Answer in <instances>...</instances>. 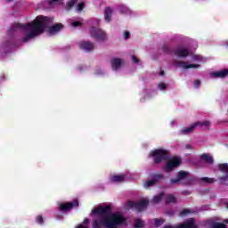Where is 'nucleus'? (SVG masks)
Returning a JSON list of instances; mask_svg holds the SVG:
<instances>
[{
	"label": "nucleus",
	"mask_w": 228,
	"mask_h": 228,
	"mask_svg": "<svg viewBox=\"0 0 228 228\" xmlns=\"http://www.w3.org/2000/svg\"><path fill=\"white\" fill-rule=\"evenodd\" d=\"M63 29V24L57 23L53 25V19L45 16H37L28 23H15L12 28L14 33L20 32L23 35L21 42L28 43L40 37L44 31L48 35H56Z\"/></svg>",
	"instance_id": "obj_1"
},
{
	"label": "nucleus",
	"mask_w": 228,
	"mask_h": 228,
	"mask_svg": "<svg viewBox=\"0 0 228 228\" xmlns=\"http://www.w3.org/2000/svg\"><path fill=\"white\" fill-rule=\"evenodd\" d=\"M111 204L94 207L90 213L93 228H118L127 225V219L122 212H111Z\"/></svg>",
	"instance_id": "obj_2"
},
{
	"label": "nucleus",
	"mask_w": 228,
	"mask_h": 228,
	"mask_svg": "<svg viewBox=\"0 0 228 228\" xmlns=\"http://www.w3.org/2000/svg\"><path fill=\"white\" fill-rule=\"evenodd\" d=\"M208 58L203 57L200 54H193L191 56V62L189 61H176L175 62V67H180V69H200V64L206 63Z\"/></svg>",
	"instance_id": "obj_3"
},
{
	"label": "nucleus",
	"mask_w": 228,
	"mask_h": 228,
	"mask_svg": "<svg viewBox=\"0 0 228 228\" xmlns=\"http://www.w3.org/2000/svg\"><path fill=\"white\" fill-rule=\"evenodd\" d=\"M168 156H170V151L165 148L155 149L149 153V158H152L157 164L165 161Z\"/></svg>",
	"instance_id": "obj_4"
},
{
	"label": "nucleus",
	"mask_w": 228,
	"mask_h": 228,
	"mask_svg": "<svg viewBox=\"0 0 228 228\" xmlns=\"http://www.w3.org/2000/svg\"><path fill=\"white\" fill-rule=\"evenodd\" d=\"M217 168L222 175H218L217 180L220 184L228 186V164H218Z\"/></svg>",
	"instance_id": "obj_5"
},
{
	"label": "nucleus",
	"mask_w": 228,
	"mask_h": 228,
	"mask_svg": "<svg viewBox=\"0 0 228 228\" xmlns=\"http://www.w3.org/2000/svg\"><path fill=\"white\" fill-rule=\"evenodd\" d=\"M89 33L92 38H94L96 42H105V40L108 38V36L104 30L95 27L91 28Z\"/></svg>",
	"instance_id": "obj_6"
},
{
	"label": "nucleus",
	"mask_w": 228,
	"mask_h": 228,
	"mask_svg": "<svg viewBox=\"0 0 228 228\" xmlns=\"http://www.w3.org/2000/svg\"><path fill=\"white\" fill-rule=\"evenodd\" d=\"M149 205V200L148 199H142L139 202L134 201H128L126 203V208L127 209H135L136 211H143L145 208Z\"/></svg>",
	"instance_id": "obj_7"
},
{
	"label": "nucleus",
	"mask_w": 228,
	"mask_h": 228,
	"mask_svg": "<svg viewBox=\"0 0 228 228\" xmlns=\"http://www.w3.org/2000/svg\"><path fill=\"white\" fill-rule=\"evenodd\" d=\"M183 160L181 159L180 157H173L170 158L167 162L166 165L164 166V170L165 172H172L175 168H177L181 165Z\"/></svg>",
	"instance_id": "obj_8"
},
{
	"label": "nucleus",
	"mask_w": 228,
	"mask_h": 228,
	"mask_svg": "<svg viewBox=\"0 0 228 228\" xmlns=\"http://www.w3.org/2000/svg\"><path fill=\"white\" fill-rule=\"evenodd\" d=\"M164 228H197V224H195V219L191 218L186 220L183 224L176 225H166Z\"/></svg>",
	"instance_id": "obj_9"
},
{
	"label": "nucleus",
	"mask_w": 228,
	"mask_h": 228,
	"mask_svg": "<svg viewBox=\"0 0 228 228\" xmlns=\"http://www.w3.org/2000/svg\"><path fill=\"white\" fill-rule=\"evenodd\" d=\"M190 177V173L186 171H180L176 174V178H172L170 180L171 184H179V183H183V181H186Z\"/></svg>",
	"instance_id": "obj_10"
},
{
	"label": "nucleus",
	"mask_w": 228,
	"mask_h": 228,
	"mask_svg": "<svg viewBox=\"0 0 228 228\" xmlns=\"http://www.w3.org/2000/svg\"><path fill=\"white\" fill-rule=\"evenodd\" d=\"M77 206H79V201H77V200H75L71 202L60 203L59 209L60 211H70L72 208H77Z\"/></svg>",
	"instance_id": "obj_11"
},
{
	"label": "nucleus",
	"mask_w": 228,
	"mask_h": 228,
	"mask_svg": "<svg viewBox=\"0 0 228 228\" xmlns=\"http://www.w3.org/2000/svg\"><path fill=\"white\" fill-rule=\"evenodd\" d=\"M78 46L82 51H85L86 53H90V51H94L95 48L94 43L90 41H80L78 43Z\"/></svg>",
	"instance_id": "obj_12"
},
{
	"label": "nucleus",
	"mask_w": 228,
	"mask_h": 228,
	"mask_svg": "<svg viewBox=\"0 0 228 228\" xmlns=\"http://www.w3.org/2000/svg\"><path fill=\"white\" fill-rule=\"evenodd\" d=\"M220 222V218L214 217L207 222V225L210 228H227V226Z\"/></svg>",
	"instance_id": "obj_13"
},
{
	"label": "nucleus",
	"mask_w": 228,
	"mask_h": 228,
	"mask_svg": "<svg viewBox=\"0 0 228 228\" xmlns=\"http://www.w3.org/2000/svg\"><path fill=\"white\" fill-rule=\"evenodd\" d=\"M110 65H111L112 70H115V71L120 70V69L124 67V61L119 58H112L110 60Z\"/></svg>",
	"instance_id": "obj_14"
},
{
	"label": "nucleus",
	"mask_w": 228,
	"mask_h": 228,
	"mask_svg": "<svg viewBox=\"0 0 228 228\" xmlns=\"http://www.w3.org/2000/svg\"><path fill=\"white\" fill-rule=\"evenodd\" d=\"M159 179H163V175H153L151 180H148L143 183V188H151V186H154V184H156V182L159 181Z\"/></svg>",
	"instance_id": "obj_15"
},
{
	"label": "nucleus",
	"mask_w": 228,
	"mask_h": 228,
	"mask_svg": "<svg viewBox=\"0 0 228 228\" xmlns=\"http://www.w3.org/2000/svg\"><path fill=\"white\" fill-rule=\"evenodd\" d=\"M228 76V69H221L218 71H213L210 73V77H214V78H224V77H227Z\"/></svg>",
	"instance_id": "obj_16"
},
{
	"label": "nucleus",
	"mask_w": 228,
	"mask_h": 228,
	"mask_svg": "<svg viewBox=\"0 0 228 228\" xmlns=\"http://www.w3.org/2000/svg\"><path fill=\"white\" fill-rule=\"evenodd\" d=\"M175 54L179 58H186L190 54V51L184 47H179L175 50Z\"/></svg>",
	"instance_id": "obj_17"
},
{
	"label": "nucleus",
	"mask_w": 228,
	"mask_h": 228,
	"mask_svg": "<svg viewBox=\"0 0 228 228\" xmlns=\"http://www.w3.org/2000/svg\"><path fill=\"white\" fill-rule=\"evenodd\" d=\"M201 161H205L208 165H213L215 163V159H213V155L210 153H203L200 156Z\"/></svg>",
	"instance_id": "obj_18"
},
{
	"label": "nucleus",
	"mask_w": 228,
	"mask_h": 228,
	"mask_svg": "<svg viewBox=\"0 0 228 228\" xmlns=\"http://www.w3.org/2000/svg\"><path fill=\"white\" fill-rule=\"evenodd\" d=\"M110 183H122V181H126L125 175H111L109 178Z\"/></svg>",
	"instance_id": "obj_19"
},
{
	"label": "nucleus",
	"mask_w": 228,
	"mask_h": 228,
	"mask_svg": "<svg viewBox=\"0 0 228 228\" xmlns=\"http://www.w3.org/2000/svg\"><path fill=\"white\" fill-rule=\"evenodd\" d=\"M195 127H199L198 123H194V124L191 125L190 126L182 129L180 131V134H190L194 131Z\"/></svg>",
	"instance_id": "obj_20"
},
{
	"label": "nucleus",
	"mask_w": 228,
	"mask_h": 228,
	"mask_svg": "<svg viewBox=\"0 0 228 228\" xmlns=\"http://www.w3.org/2000/svg\"><path fill=\"white\" fill-rule=\"evenodd\" d=\"M113 14V9L107 7L105 8V20L110 22L111 20V15Z\"/></svg>",
	"instance_id": "obj_21"
},
{
	"label": "nucleus",
	"mask_w": 228,
	"mask_h": 228,
	"mask_svg": "<svg viewBox=\"0 0 228 228\" xmlns=\"http://www.w3.org/2000/svg\"><path fill=\"white\" fill-rule=\"evenodd\" d=\"M165 199V194L163 192H160L159 195H156L152 199L153 204H158V202H161Z\"/></svg>",
	"instance_id": "obj_22"
},
{
	"label": "nucleus",
	"mask_w": 228,
	"mask_h": 228,
	"mask_svg": "<svg viewBox=\"0 0 228 228\" xmlns=\"http://www.w3.org/2000/svg\"><path fill=\"white\" fill-rule=\"evenodd\" d=\"M165 200H166L167 204H170V203L175 202L176 199H175V197H174V195L167 194V196H165Z\"/></svg>",
	"instance_id": "obj_23"
},
{
	"label": "nucleus",
	"mask_w": 228,
	"mask_h": 228,
	"mask_svg": "<svg viewBox=\"0 0 228 228\" xmlns=\"http://www.w3.org/2000/svg\"><path fill=\"white\" fill-rule=\"evenodd\" d=\"M89 225L90 220L88 218H86L82 224L77 225L75 228H88Z\"/></svg>",
	"instance_id": "obj_24"
},
{
	"label": "nucleus",
	"mask_w": 228,
	"mask_h": 228,
	"mask_svg": "<svg viewBox=\"0 0 228 228\" xmlns=\"http://www.w3.org/2000/svg\"><path fill=\"white\" fill-rule=\"evenodd\" d=\"M63 3V0H49L48 4L50 5V8H53V6H56V4H61Z\"/></svg>",
	"instance_id": "obj_25"
},
{
	"label": "nucleus",
	"mask_w": 228,
	"mask_h": 228,
	"mask_svg": "<svg viewBox=\"0 0 228 228\" xmlns=\"http://www.w3.org/2000/svg\"><path fill=\"white\" fill-rule=\"evenodd\" d=\"M198 124V127H209L211 126V122L206 120L203 122H196Z\"/></svg>",
	"instance_id": "obj_26"
},
{
	"label": "nucleus",
	"mask_w": 228,
	"mask_h": 228,
	"mask_svg": "<svg viewBox=\"0 0 228 228\" xmlns=\"http://www.w3.org/2000/svg\"><path fill=\"white\" fill-rule=\"evenodd\" d=\"M69 25L71 26V28H77L78 26H81V21L69 20Z\"/></svg>",
	"instance_id": "obj_27"
},
{
	"label": "nucleus",
	"mask_w": 228,
	"mask_h": 228,
	"mask_svg": "<svg viewBox=\"0 0 228 228\" xmlns=\"http://www.w3.org/2000/svg\"><path fill=\"white\" fill-rule=\"evenodd\" d=\"M191 213H193V211L191 209H183L181 213L180 216H188V215H191Z\"/></svg>",
	"instance_id": "obj_28"
},
{
	"label": "nucleus",
	"mask_w": 228,
	"mask_h": 228,
	"mask_svg": "<svg viewBox=\"0 0 228 228\" xmlns=\"http://www.w3.org/2000/svg\"><path fill=\"white\" fill-rule=\"evenodd\" d=\"M201 181H203L204 183H208V184H213V183H215V180L214 178H208V177H203L201 178Z\"/></svg>",
	"instance_id": "obj_29"
},
{
	"label": "nucleus",
	"mask_w": 228,
	"mask_h": 228,
	"mask_svg": "<svg viewBox=\"0 0 228 228\" xmlns=\"http://www.w3.org/2000/svg\"><path fill=\"white\" fill-rule=\"evenodd\" d=\"M85 8V3L79 2L77 5V12H82V10Z\"/></svg>",
	"instance_id": "obj_30"
},
{
	"label": "nucleus",
	"mask_w": 228,
	"mask_h": 228,
	"mask_svg": "<svg viewBox=\"0 0 228 228\" xmlns=\"http://www.w3.org/2000/svg\"><path fill=\"white\" fill-rule=\"evenodd\" d=\"M134 227L136 228L143 227V221H142L141 219L135 220Z\"/></svg>",
	"instance_id": "obj_31"
},
{
	"label": "nucleus",
	"mask_w": 228,
	"mask_h": 228,
	"mask_svg": "<svg viewBox=\"0 0 228 228\" xmlns=\"http://www.w3.org/2000/svg\"><path fill=\"white\" fill-rule=\"evenodd\" d=\"M167 86V84H165L163 82H159L158 84V88H159V90H161V91L166 90Z\"/></svg>",
	"instance_id": "obj_32"
},
{
	"label": "nucleus",
	"mask_w": 228,
	"mask_h": 228,
	"mask_svg": "<svg viewBox=\"0 0 228 228\" xmlns=\"http://www.w3.org/2000/svg\"><path fill=\"white\" fill-rule=\"evenodd\" d=\"M162 224H165V220L163 219H155V227H159V225H162Z\"/></svg>",
	"instance_id": "obj_33"
},
{
	"label": "nucleus",
	"mask_w": 228,
	"mask_h": 228,
	"mask_svg": "<svg viewBox=\"0 0 228 228\" xmlns=\"http://www.w3.org/2000/svg\"><path fill=\"white\" fill-rule=\"evenodd\" d=\"M74 4H77V0H71L67 4V6L69 8H72V6H74Z\"/></svg>",
	"instance_id": "obj_34"
},
{
	"label": "nucleus",
	"mask_w": 228,
	"mask_h": 228,
	"mask_svg": "<svg viewBox=\"0 0 228 228\" xmlns=\"http://www.w3.org/2000/svg\"><path fill=\"white\" fill-rule=\"evenodd\" d=\"M123 37L125 40H127L131 37V33H129V31H125L123 34Z\"/></svg>",
	"instance_id": "obj_35"
},
{
	"label": "nucleus",
	"mask_w": 228,
	"mask_h": 228,
	"mask_svg": "<svg viewBox=\"0 0 228 228\" xmlns=\"http://www.w3.org/2000/svg\"><path fill=\"white\" fill-rule=\"evenodd\" d=\"M36 222L37 224H44V217H42V216H37L36 218Z\"/></svg>",
	"instance_id": "obj_36"
},
{
	"label": "nucleus",
	"mask_w": 228,
	"mask_h": 228,
	"mask_svg": "<svg viewBox=\"0 0 228 228\" xmlns=\"http://www.w3.org/2000/svg\"><path fill=\"white\" fill-rule=\"evenodd\" d=\"M200 86V80L194 81V88H199Z\"/></svg>",
	"instance_id": "obj_37"
},
{
	"label": "nucleus",
	"mask_w": 228,
	"mask_h": 228,
	"mask_svg": "<svg viewBox=\"0 0 228 228\" xmlns=\"http://www.w3.org/2000/svg\"><path fill=\"white\" fill-rule=\"evenodd\" d=\"M132 61L134 63H138V58H136L134 55H132Z\"/></svg>",
	"instance_id": "obj_38"
},
{
	"label": "nucleus",
	"mask_w": 228,
	"mask_h": 228,
	"mask_svg": "<svg viewBox=\"0 0 228 228\" xmlns=\"http://www.w3.org/2000/svg\"><path fill=\"white\" fill-rule=\"evenodd\" d=\"M121 12H123V13H127V12H129V9L126 6H123V10H121Z\"/></svg>",
	"instance_id": "obj_39"
},
{
	"label": "nucleus",
	"mask_w": 228,
	"mask_h": 228,
	"mask_svg": "<svg viewBox=\"0 0 228 228\" xmlns=\"http://www.w3.org/2000/svg\"><path fill=\"white\" fill-rule=\"evenodd\" d=\"M221 45H225L228 47V40L222 41Z\"/></svg>",
	"instance_id": "obj_40"
},
{
	"label": "nucleus",
	"mask_w": 228,
	"mask_h": 228,
	"mask_svg": "<svg viewBox=\"0 0 228 228\" xmlns=\"http://www.w3.org/2000/svg\"><path fill=\"white\" fill-rule=\"evenodd\" d=\"M170 126H171L172 127H174V126H175V120H172V121L170 122Z\"/></svg>",
	"instance_id": "obj_41"
},
{
	"label": "nucleus",
	"mask_w": 228,
	"mask_h": 228,
	"mask_svg": "<svg viewBox=\"0 0 228 228\" xmlns=\"http://www.w3.org/2000/svg\"><path fill=\"white\" fill-rule=\"evenodd\" d=\"M159 76H165V71L161 70V71L159 72Z\"/></svg>",
	"instance_id": "obj_42"
},
{
	"label": "nucleus",
	"mask_w": 228,
	"mask_h": 228,
	"mask_svg": "<svg viewBox=\"0 0 228 228\" xmlns=\"http://www.w3.org/2000/svg\"><path fill=\"white\" fill-rule=\"evenodd\" d=\"M185 147H186V149H192L191 145H190V144H187Z\"/></svg>",
	"instance_id": "obj_43"
},
{
	"label": "nucleus",
	"mask_w": 228,
	"mask_h": 228,
	"mask_svg": "<svg viewBox=\"0 0 228 228\" xmlns=\"http://www.w3.org/2000/svg\"><path fill=\"white\" fill-rule=\"evenodd\" d=\"M224 224H228V218L224 220Z\"/></svg>",
	"instance_id": "obj_44"
},
{
	"label": "nucleus",
	"mask_w": 228,
	"mask_h": 228,
	"mask_svg": "<svg viewBox=\"0 0 228 228\" xmlns=\"http://www.w3.org/2000/svg\"><path fill=\"white\" fill-rule=\"evenodd\" d=\"M6 1V3H12V2H13V0H5Z\"/></svg>",
	"instance_id": "obj_45"
},
{
	"label": "nucleus",
	"mask_w": 228,
	"mask_h": 228,
	"mask_svg": "<svg viewBox=\"0 0 228 228\" xmlns=\"http://www.w3.org/2000/svg\"><path fill=\"white\" fill-rule=\"evenodd\" d=\"M99 20H96L95 21H94V24H99Z\"/></svg>",
	"instance_id": "obj_46"
},
{
	"label": "nucleus",
	"mask_w": 228,
	"mask_h": 228,
	"mask_svg": "<svg viewBox=\"0 0 228 228\" xmlns=\"http://www.w3.org/2000/svg\"><path fill=\"white\" fill-rule=\"evenodd\" d=\"M98 75H101V74H102V73H97Z\"/></svg>",
	"instance_id": "obj_47"
},
{
	"label": "nucleus",
	"mask_w": 228,
	"mask_h": 228,
	"mask_svg": "<svg viewBox=\"0 0 228 228\" xmlns=\"http://www.w3.org/2000/svg\"><path fill=\"white\" fill-rule=\"evenodd\" d=\"M226 208H227V209H228V204H227Z\"/></svg>",
	"instance_id": "obj_48"
}]
</instances>
